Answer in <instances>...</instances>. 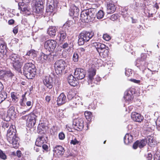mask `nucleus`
Returning a JSON list of instances; mask_svg holds the SVG:
<instances>
[{
	"instance_id": "obj_1",
	"label": "nucleus",
	"mask_w": 160,
	"mask_h": 160,
	"mask_svg": "<svg viewBox=\"0 0 160 160\" xmlns=\"http://www.w3.org/2000/svg\"><path fill=\"white\" fill-rule=\"evenodd\" d=\"M16 130L14 125H11L7 131V139L14 148H16L19 145V138L16 133Z\"/></svg>"
},
{
	"instance_id": "obj_2",
	"label": "nucleus",
	"mask_w": 160,
	"mask_h": 160,
	"mask_svg": "<svg viewBox=\"0 0 160 160\" xmlns=\"http://www.w3.org/2000/svg\"><path fill=\"white\" fill-rule=\"evenodd\" d=\"M83 9L81 13V19L86 23L94 21L96 9L93 8Z\"/></svg>"
},
{
	"instance_id": "obj_3",
	"label": "nucleus",
	"mask_w": 160,
	"mask_h": 160,
	"mask_svg": "<svg viewBox=\"0 0 160 160\" xmlns=\"http://www.w3.org/2000/svg\"><path fill=\"white\" fill-rule=\"evenodd\" d=\"M9 58L13 68L20 72L21 68L24 63V61L22 57L16 54L12 53L10 55Z\"/></svg>"
},
{
	"instance_id": "obj_4",
	"label": "nucleus",
	"mask_w": 160,
	"mask_h": 160,
	"mask_svg": "<svg viewBox=\"0 0 160 160\" xmlns=\"http://www.w3.org/2000/svg\"><path fill=\"white\" fill-rule=\"evenodd\" d=\"M94 35L92 32H87L83 31L78 36V43L79 45H82L85 42L88 41Z\"/></svg>"
},
{
	"instance_id": "obj_5",
	"label": "nucleus",
	"mask_w": 160,
	"mask_h": 160,
	"mask_svg": "<svg viewBox=\"0 0 160 160\" xmlns=\"http://www.w3.org/2000/svg\"><path fill=\"white\" fill-rule=\"evenodd\" d=\"M96 74V70L93 68L89 69L88 71V84L91 85V87L94 86L95 85L98 84L101 79L99 77L97 76L95 78L93 77Z\"/></svg>"
},
{
	"instance_id": "obj_6",
	"label": "nucleus",
	"mask_w": 160,
	"mask_h": 160,
	"mask_svg": "<svg viewBox=\"0 0 160 160\" xmlns=\"http://www.w3.org/2000/svg\"><path fill=\"white\" fill-rule=\"evenodd\" d=\"M66 64L65 61L62 59L57 61L54 64V67L57 74H60L65 69Z\"/></svg>"
},
{
	"instance_id": "obj_7",
	"label": "nucleus",
	"mask_w": 160,
	"mask_h": 160,
	"mask_svg": "<svg viewBox=\"0 0 160 160\" xmlns=\"http://www.w3.org/2000/svg\"><path fill=\"white\" fill-rule=\"evenodd\" d=\"M140 60L138 59L137 61L136 66L137 67H138L139 69L142 71L143 74L148 78H149L151 77L152 75L153 74V72L150 70L149 68H147V65H143L142 66L140 65Z\"/></svg>"
},
{
	"instance_id": "obj_8",
	"label": "nucleus",
	"mask_w": 160,
	"mask_h": 160,
	"mask_svg": "<svg viewBox=\"0 0 160 160\" xmlns=\"http://www.w3.org/2000/svg\"><path fill=\"white\" fill-rule=\"evenodd\" d=\"M56 41L52 39H49L46 41L44 44L45 48L49 52H53L57 46Z\"/></svg>"
},
{
	"instance_id": "obj_9",
	"label": "nucleus",
	"mask_w": 160,
	"mask_h": 160,
	"mask_svg": "<svg viewBox=\"0 0 160 160\" xmlns=\"http://www.w3.org/2000/svg\"><path fill=\"white\" fill-rule=\"evenodd\" d=\"M84 122L82 118H79L73 120L72 125L75 129L78 131L82 130L84 127Z\"/></svg>"
},
{
	"instance_id": "obj_10",
	"label": "nucleus",
	"mask_w": 160,
	"mask_h": 160,
	"mask_svg": "<svg viewBox=\"0 0 160 160\" xmlns=\"http://www.w3.org/2000/svg\"><path fill=\"white\" fill-rule=\"evenodd\" d=\"M25 117H28V126L30 128L33 127L36 123L37 116L33 113H31L28 115H26Z\"/></svg>"
},
{
	"instance_id": "obj_11",
	"label": "nucleus",
	"mask_w": 160,
	"mask_h": 160,
	"mask_svg": "<svg viewBox=\"0 0 160 160\" xmlns=\"http://www.w3.org/2000/svg\"><path fill=\"white\" fill-rule=\"evenodd\" d=\"M53 155L56 157L59 158L62 156L64 152L63 147L61 146H56L54 148Z\"/></svg>"
},
{
	"instance_id": "obj_12",
	"label": "nucleus",
	"mask_w": 160,
	"mask_h": 160,
	"mask_svg": "<svg viewBox=\"0 0 160 160\" xmlns=\"http://www.w3.org/2000/svg\"><path fill=\"white\" fill-rule=\"evenodd\" d=\"M44 85L48 88L51 89L53 87V80L52 78L50 75L45 76L43 80Z\"/></svg>"
},
{
	"instance_id": "obj_13",
	"label": "nucleus",
	"mask_w": 160,
	"mask_h": 160,
	"mask_svg": "<svg viewBox=\"0 0 160 160\" xmlns=\"http://www.w3.org/2000/svg\"><path fill=\"white\" fill-rule=\"evenodd\" d=\"M74 75L77 79L81 80L85 77V72L82 69L76 68L75 70Z\"/></svg>"
},
{
	"instance_id": "obj_14",
	"label": "nucleus",
	"mask_w": 160,
	"mask_h": 160,
	"mask_svg": "<svg viewBox=\"0 0 160 160\" xmlns=\"http://www.w3.org/2000/svg\"><path fill=\"white\" fill-rule=\"evenodd\" d=\"M95 0H82L80 2L81 8L84 9L91 8V5Z\"/></svg>"
},
{
	"instance_id": "obj_15",
	"label": "nucleus",
	"mask_w": 160,
	"mask_h": 160,
	"mask_svg": "<svg viewBox=\"0 0 160 160\" xmlns=\"http://www.w3.org/2000/svg\"><path fill=\"white\" fill-rule=\"evenodd\" d=\"M79 9L78 8L74 5H72L69 10V14L71 16H74L76 17L79 14Z\"/></svg>"
},
{
	"instance_id": "obj_16",
	"label": "nucleus",
	"mask_w": 160,
	"mask_h": 160,
	"mask_svg": "<svg viewBox=\"0 0 160 160\" xmlns=\"http://www.w3.org/2000/svg\"><path fill=\"white\" fill-rule=\"evenodd\" d=\"M131 117L133 121L137 122H141L143 119V117L142 116L135 112H132Z\"/></svg>"
},
{
	"instance_id": "obj_17",
	"label": "nucleus",
	"mask_w": 160,
	"mask_h": 160,
	"mask_svg": "<svg viewBox=\"0 0 160 160\" xmlns=\"http://www.w3.org/2000/svg\"><path fill=\"white\" fill-rule=\"evenodd\" d=\"M146 143L147 142L145 139L140 141L137 140L133 144V148L134 149H137L138 147L140 148H142L145 146Z\"/></svg>"
},
{
	"instance_id": "obj_18",
	"label": "nucleus",
	"mask_w": 160,
	"mask_h": 160,
	"mask_svg": "<svg viewBox=\"0 0 160 160\" xmlns=\"http://www.w3.org/2000/svg\"><path fill=\"white\" fill-rule=\"evenodd\" d=\"M57 101L58 105H61L65 103L67 101L66 98L63 93H61L58 96Z\"/></svg>"
},
{
	"instance_id": "obj_19",
	"label": "nucleus",
	"mask_w": 160,
	"mask_h": 160,
	"mask_svg": "<svg viewBox=\"0 0 160 160\" xmlns=\"http://www.w3.org/2000/svg\"><path fill=\"white\" fill-rule=\"evenodd\" d=\"M145 140L147 143L151 147H154L157 144L154 137L152 136H148Z\"/></svg>"
},
{
	"instance_id": "obj_20",
	"label": "nucleus",
	"mask_w": 160,
	"mask_h": 160,
	"mask_svg": "<svg viewBox=\"0 0 160 160\" xmlns=\"http://www.w3.org/2000/svg\"><path fill=\"white\" fill-rule=\"evenodd\" d=\"M36 70V68L34 65L32 63H26L23 68V72H28V70Z\"/></svg>"
},
{
	"instance_id": "obj_21",
	"label": "nucleus",
	"mask_w": 160,
	"mask_h": 160,
	"mask_svg": "<svg viewBox=\"0 0 160 160\" xmlns=\"http://www.w3.org/2000/svg\"><path fill=\"white\" fill-rule=\"evenodd\" d=\"M7 113L8 114L9 117L7 120H10L11 118H15L16 113L15 111L14 107L13 106L10 107L8 110Z\"/></svg>"
},
{
	"instance_id": "obj_22",
	"label": "nucleus",
	"mask_w": 160,
	"mask_h": 160,
	"mask_svg": "<svg viewBox=\"0 0 160 160\" xmlns=\"http://www.w3.org/2000/svg\"><path fill=\"white\" fill-rule=\"evenodd\" d=\"M93 46L96 48L99 53L101 52V51L104 49V48L107 47L104 44L98 42L93 43Z\"/></svg>"
},
{
	"instance_id": "obj_23",
	"label": "nucleus",
	"mask_w": 160,
	"mask_h": 160,
	"mask_svg": "<svg viewBox=\"0 0 160 160\" xmlns=\"http://www.w3.org/2000/svg\"><path fill=\"white\" fill-rule=\"evenodd\" d=\"M75 78L72 75H70L68 78V82L69 84L72 86H75L76 85L78 82Z\"/></svg>"
},
{
	"instance_id": "obj_24",
	"label": "nucleus",
	"mask_w": 160,
	"mask_h": 160,
	"mask_svg": "<svg viewBox=\"0 0 160 160\" xmlns=\"http://www.w3.org/2000/svg\"><path fill=\"white\" fill-rule=\"evenodd\" d=\"M47 143L46 140L43 137H39L36 140L35 144L36 146L41 147L42 145L44 143Z\"/></svg>"
},
{
	"instance_id": "obj_25",
	"label": "nucleus",
	"mask_w": 160,
	"mask_h": 160,
	"mask_svg": "<svg viewBox=\"0 0 160 160\" xmlns=\"http://www.w3.org/2000/svg\"><path fill=\"white\" fill-rule=\"evenodd\" d=\"M133 91L132 90H128L125 92L124 98L126 101H130L132 98Z\"/></svg>"
},
{
	"instance_id": "obj_26",
	"label": "nucleus",
	"mask_w": 160,
	"mask_h": 160,
	"mask_svg": "<svg viewBox=\"0 0 160 160\" xmlns=\"http://www.w3.org/2000/svg\"><path fill=\"white\" fill-rule=\"evenodd\" d=\"M36 70H31V72H23L24 75L28 79H32L36 75Z\"/></svg>"
},
{
	"instance_id": "obj_27",
	"label": "nucleus",
	"mask_w": 160,
	"mask_h": 160,
	"mask_svg": "<svg viewBox=\"0 0 160 160\" xmlns=\"http://www.w3.org/2000/svg\"><path fill=\"white\" fill-rule=\"evenodd\" d=\"M57 28L55 27H50L47 31L48 34L51 37H53L56 35Z\"/></svg>"
},
{
	"instance_id": "obj_28",
	"label": "nucleus",
	"mask_w": 160,
	"mask_h": 160,
	"mask_svg": "<svg viewBox=\"0 0 160 160\" xmlns=\"http://www.w3.org/2000/svg\"><path fill=\"white\" fill-rule=\"evenodd\" d=\"M133 137L130 134H127L124 138V141L126 144H128L132 142Z\"/></svg>"
},
{
	"instance_id": "obj_29",
	"label": "nucleus",
	"mask_w": 160,
	"mask_h": 160,
	"mask_svg": "<svg viewBox=\"0 0 160 160\" xmlns=\"http://www.w3.org/2000/svg\"><path fill=\"white\" fill-rule=\"evenodd\" d=\"M147 58V54L146 53H142L141 55V57L138 58L136 60V64L137 63V61L138 59L140 60V64L142 66L143 65H146L147 64H146L145 61L146 60Z\"/></svg>"
},
{
	"instance_id": "obj_30",
	"label": "nucleus",
	"mask_w": 160,
	"mask_h": 160,
	"mask_svg": "<svg viewBox=\"0 0 160 160\" xmlns=\"http://www.w3.org/2000/svg\"><path fill=\"white\" fill-rule=\"evenodd\" d=\"M72 102H73V104H71V106L75 107V105H82L83 104L81 102V99L79 96H77L74 98H73V101Z\"/></svg>"
},
{
	"instance_id": "obj_31",
	"label": "nucleus",
	"mask_w": 160,
	"mask_h": 160,
	"mask_svg": "<svg viewBox=\"0 0 160 160\" xmlns=\"http://www.w3.org/2000/svg\"><path fill=\"white\" fill-rule=\"evenodd\" d=\"M109 53V48L108 47H106L104 48V49L101 51V52L99 53V54L100 56L103 57L104 58H105L108 56Z\"/></svg>"
},
{
	"instance_id": "obj_32",
	"label": "nucleus",
	"mask_w": 160,
	"mask_h": 160,
	"mask_svg": "<svg viewBox=\"0 0 160 160\" xmlns=\"http://www.w3.org/2000/svg\"><path fill=\"white\" fill-rule=\"evenodd\" d=\"M107 13H113L116 9V7L115 5L112 4L110 3L107 5Z\"/></svg>"
},
{
	"instance_id": "obj_33",
	"label": "nucleus",
	"mask_w": 160,
	"mask_h": 160,
	"mask_svg": "<svg viewBox=\"0 0 160 160\" xmlns=\"http://www.w3.org/2000/svg\"><path fill=\"white\" fill-rule=\"evenodd\" d=\"M66 36V32L62 30L59 32L58 37L59 38V40L62 41L65 39Z\"/></svg>"
},
{
	"instance_id": "obj_34",
	"label": "nucleus",
	"mask_w": 160,
	"mask_h": 160,
	"mask_svg": "<svg viewBox=\"0 0 160 160\" xmlns=\"http://www.w3.org/2000/svg\"><path fill=\"white\" fill-rule=\"evenodd\" d=\"M6 46L3 44L0 45V57L5 54L6 52Z\"/></svg>"
},
{
	"instance_id": "obj_35",
	"label": "nucleus",
	"mask_w": 160,
	"mask_h": 160,
	"mask_svg": "<svg viewBox=\"0 0 160 160\" xmlns=\"http://www.w3.org/2000/svg\"><path fill=\"white\" fill-rule=\"evenodd\" d=\"M148 2L142 0H139V1L138 2V4L139 5V8H141L142 10L145 9L146 8V5H148Z\"/></svg>"
},
{
	"instance_id": "obj_36",
	"label": "nucleus",
	"mask_w": 160,
	"mask_h": 160,
	"mask_svg": "<svg viewBox=\"0 0 160 160\" xmlns=\"http://www.w3.org/2000/svg\"><path fill=\"white\" fill-rule=\"evenodd\" d=\"M27 56L32 58L36 57L37 56V52L34 50H31L27 52L26 56Z\"/></svg>"
},
{
	"instance_id": "obj_37",
	"label": "nucleus",
	"mask_w": 160,
	"mask_h": 160,
	"mask_svg": "<svg viewBox=\"0 0 160 160\" xmlns=\"http://www.w3.org/2000/svg\"><path fill=\"white\" fill-rule=\"evenodd\" d=\"M24 2H19L18 3V9H20L22 11L26 12L28 10L26 6L24 5Z\"/></svg>"
},
{
	"instance_id": "obj_38",
	"label": "nucleus",
	"mask_w": 160,
	"mask_h": 160,
	"mask_svg": "<svg viewBox=\"0 0 160 160\" xmlns=\"http://www.w3.org/2000/svg\"><path fill=\"white\" fill-rule=\"evenodd\" d=\"M7 97V93L3 91L0 93V104L4 101Z\"/></svg>"
},
{
	"instance_id": "obj_39",
	"label": "nucleus",
	"mask_w": 160,
	"mask_h": 160,
	"mask_svg": "<svg viewBox=\"0 0 160 160\" xmlns=\"http://www.w3.org/2000/svg\"><path fill=\"white\" fill-rule=\"evenodd\" d=\"M26 94V92H25L22 96V98L20 99L19 102L20 105L22 106H25V102L27 101V98L25 96Z\"/></svg>"
},
{
	"instance_id": "obj_40",
	"label": "nucleus",
	"mask_w": 160,
	"mask_h": 160,
	"mask_svg": "<svg viewBox=\"0 0 160 160\" xmlns=\"http://www.w3.org/2000/svg\"><path fill=\"white\" fill-rule=\"evenodd\" d=\"M41 59L43 58L45 60L48 61L50 59L52 55L50 54L48 55H46L43 53H42L41 54Z\"/></svg>"
},
{
	"instance_id": "obj_41",
	"label": "nucleus",
	"mask_w": 160,
	"mask_h": 160,
	"mask_svg": "<svg viewBox=\"0 0 160 160\" xmlns=\"http://www.w3.org/2000/svg\"><path fill=\"white\" fill-rule=\"evenodd\" d=\"M7 76L11 78L13 82L16 80V78L14 75L10 71H7L6 72Z\"/></svg>"
},
{
	"instance_id": "obj_42",
	"label": "nucleus",
	"mask_w": 160,
	"mask_h": 160,
	"mask_svg": "<svg viewBox=\"0 0 160 160\" xmlns=\"http://www.w3.org/2000/svg\"><path fill=\"white\" fill-rule=\"evenodd\" d=\"M104 16V12L102 11L101 10L98 11L96 14L95 13V16H96L97 18L98 19H102L103 17Z\"/></svg>"
},
{
	"instance_id": "obj_43",
	"label": "nucleus",
	"mask_w": 160,
	"mask_h": 160,
	"mask_svg": "<svg viewBox=\"0 0 160 160\" xmlns=\"http://www.w3.org/2000/svg\"><path fill=\"white\" fill-rule=\"evenodd\" d=\"M131 8L134 10H138L139 8V6L138 4V2H135L130 5Z\"/></svg>"
},
{
	"instance_id": "obj_44",
	"label": "nucleus",
	"mask_w": 160,
	"mask_h": 160,
	"mask_svg": "<svg viewBox=\"0 0 160 160\" xmlns=\"http://www.w3.org/2000/svg\"><path fill=\"white\" fill-rule=\"evenodd\" d=\"M35 1V6L39 7L43 6L44 0H33Z\"/></svg>"
},
{
	"instance_id": "obj_45",
	"label": "nucleus",
	"mask_w": 160,
	"mask_h": 160,
	"mask_svg": "<svg viewBox=\"0 0 160 160\" xmlns=\"http://www.w3.org/2000/svg\"><path fill=\"white\" fill-rule=\"evenodd\" d=\"M84 115L87 119L88 121L91 120L92 117V114L91 112L86 111L84 112Z\"/></svg>"
},
{
	"instance_id": "obj_46",
	"label": "nucleus",
	"mask_w": 160,
	"mask_h": 160,
	"mask_svg": "<svg viewBox=\"0 0 160 160\" xmlns=\"http://www.w3.org/2000/svg\"><path fill=\"white\" fill-rule=\"evenodd\" d=\"M36 7V12L38 13L42 14L43 10V6L39 7Z\"/></svg>"
},
{
	"instance_id": "obj_47",
	"label": "nucleus",
	"mask_w": 160,
	"mask_h": 160,
	"mask_svg": "<svg viewBox=\"0 0 160 160\" xmlns=\"http://www.w3.org/2000/svg\"><path fill=\"white\" fill-rule=\"evenodd\" d=\"M0 158L3 160H5L7 158V156L5 153L1 149H0Z\"/></svg>"
},
{
	"instance_id": "obj_48",
	"label": "nucleus",
	"mask_w": 160,
	"mask_h": 160,
	"mask_svg": "<svg viewBox=\"0 0 160 160\" xmlns=\"http://www.w3.org/2000/svg\"><path fill=\"white\" fill-rule=\"evenodd\" d=\"M11 98L12 99V100L13 101H17L18 99V97L16 95V93L14 92H12L11 93Z\"/></svg>"
},
{
	"instance_id": "obj_49",
	"label": "nucleus",
	"mask_w": 160,
	"mask_h": 160,
	"mask_svg": "<svg viewBox=\"0 0 160 160\" xmlns=\"http://www.w3.org/2000/svg\"><path fill=\"white\" fill-rule=\"evenodd\" d=\"M75 21L74 20H70L67 21L66 22V25L68 27H70L73 25L75 23Z\"/></svg>"
},
{
	"instance_id": "obj_50",
	"label": "nucleus",
	"mask_w": 160,
	"mask_h": 160,
	"mask_svg": "<svg viewBox=\"0 0 160 160\" xmlns=\"http://www.w3.org/2000/svg\"><path fill=\"white\" fill-rule=\"evenodd\" d=\"M160 153L158 151H157L154 155V160H160Z\"/></svg>"
},
{
	"instance_id": "obj_51",
	"label": "nucleus",
	"mask_w": 160,
	"mask_h": 160,
	"mask_svg": "<svg viewBox=\"0 0 160 160\" xmlns=\"http://www.w3.org/2000/svg\"><path fill=\"white\" fill-rule=\"evenodd\" d=\"M155 124L156 125L157 128L160 131V118H158L155 121Z\"/></svg>"
},
{
	"instance_id": "obj_52",
	"label": "nucleus",
	"mask_w": 160,
	"mask_h": 160,
	"mask_svg": "<svg viewBox=\"0 0 160 160\" xmlns=\"http://www.w3.org/2000/svg\"><path fill=\"white\" fill-rule=\"evenodd\" d=\"M78 55L77 53H74L73 55V60L75 62H77L78 60Z\"/></svg>"
},
{
	"instance_id": "obj_53",
	"label": "nucleus",
	"mask_w": 160,
	"mask_h": 160,
	"mask_svg": "<svg viewBox=\"0 0 160 160\" xmlns=\"http://www.w3.org/2000/svg\"><path fill=\"white\" fill-rule=\"evenodd\" d=\"M132 70L131 69H128L126 70L125 74L126 76L128 77H129L131 74H132Z\"/></svg>"
},
{
	"instance_id": "obj_54",
	"label": "nucleus",
	"mask_w": 160,
	"mask_h": 160,
	"mask_svg": "<svg viewBox=\"0 0 160 160\" xmlns=\"http://www.w3.org/2000/svg\"><path fill=\"white\" fill-rule=\"evenodd\" d=\"M103 38L106 41H108L111 39L110 36L107 34H104L103 36Z\"/></svg>"
},
{
	"instance_id": "obj_55",
	"label": "nucleus",
	"mask_w": 160,
	"mask_h": 160,
	"mask_svg": "<svg viewBox=\"0 0 160 160\" xmlns=\"http://www.w3.org/2000/svg\"><path fill=\"white\" fill-rule=\"evenodd\" d=\"M118 14H113L110 17V19L113 21L116 20L118 18Z\"/></svg>"
},
{
	"instance_id": "obj_56",
	"label": "nucleus",
	"mask_w": 160,
	"mask_h": 160,
	"mask_svg": "<svg viewBox=\"0 0 160 160\" xmlns=\"http://www.w3.org/2000/svg\"><path fill=\"white\" fill-rule=\"evenodd\" d=\"M97 105L96 104L93 102L91 103L88 106V108L89 109H94L96 108Z\"/></svg>"
},
{
	"instance_id": "obj_57",
	"label": "nucleus",
	"mask_w": 160,
	"mask_h": 160,
	"mask_svg": "<svg viewBox=\"0 0 160 160\" xmlns=\"http://www.w3.org/2000/svg\"><path fill=\"white\" fill-rule=\"evenodd\" d=\"M79 142L75 138H72V139L70 143L71 144L75 145L78 144Z\"/></svg>"
},
{
	"instance_id": "obj_58",
	"label": "nucleus",
	"mask_w": 160,
	"mask_h": 160,
	"mask_svg": "<svg viewBox=\"0 0 160 160\" xmlns=\"http://www.w3.org/2000/svg\"><path fill=\"white\" fill-rule=\"evenodd\" d=\"M59 139L60 140H63L65 138V135L63 132H60L59 135Z\"/></svg>"
},
{
	"instance_id": "obj_59",
	"label": "nucleus",
	"mask_w": 160,
	"mask_h": 160,
	"mask_svg": "<svg viewBox=\"0 0 160 160\" xmlns=\"http://www.w3.org/2000/svg\"><path fill=\"white\" fill-rule=\"evenodd\" d=\"M67 97L69 100H72V101H73V98H74V96L70 93V92H69L68 95Z\"/></svg>"
},
{
	"instance_id": "obj_60",
	"label": "nucleus",
	"mask_w": 160,
	"mask_h": 160,
	"mask_svg": "<svg viewBox=\"0 0 160 160\" xmlns=\"http://www.w3.org/2000/svg\"><path fill=\"white\" fill-rule=\"evenodd\" d=\"M22 154L21 152L20 151L18 150L17 151L16 155L18 157V158L21 157L22 156Z\"/></svg>"
},
{
	"instance_id": "obj_61",
	"label": "nucleus",
	"mask_w": 160,
	"mask_h": 160,
	"mask_svg": "<svg viewBox=\"0 0 160 160\" xmlns=\"http://www.w3.org/2000/svg\"><path fill=\"white\" fill-rule=\"evenodd\" d=\"M152 155L151 153H148L147 157V160H151L152 158Z\"/></svg>"
},
{
	"instance_id": "obj_62",
	"label": "nucleus",
	"mask_w": 160,
	"mask_h": 160,
	"mask_svg": "<svg viewBox=\"0 0 160 160\" xmlns=\"http://www.w3.org/2000/svg\"><path fill=\"white\" fill-rule=\"evenodd\" d=\"M8 114L7 113V114H5L3 116V118H4V119L5 121H6L7 122L9 121L10 120H7L8 118Z\"/></svg>"
},
{
	"instance_id": "obj_63",
	"label": "nucleus",
	"mask_w": 160,
	"mask_h": 160,
	"mask_svg": "<svg viewBox=\"0 0 160 160\" xmlns=\"http://www.w3.org/2000/svg\"><path fill=\"white\" fill-rule=\"evenodd\" d=\"M42 148L43 149L45 150H47L48 149V145L45 144V143H44L42 145Z\"/></svg>"
},
{
	"instance_id": "obj_64",
	"label": "nucleus",
	"mask_w": 160,
	"mask_h": 160,
	"mask_svg": "<svg viewBox=\"0 0 160 160\" xmlns=\"http://www.w3.org/2000/svg\"><path fill=\"white\" fill-rule=\"evenodd\" d=\"M18 28L17 27H16L14 28L13 32L15 34H16V33H17L18 32Z\"/></svg>"
}]
</instances>
